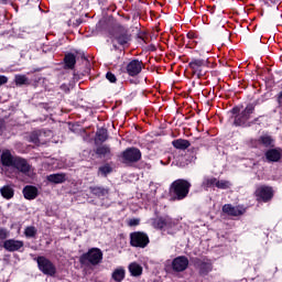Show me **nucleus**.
I'll return each mask as SVG.
<instances>
[{"instance_id": "aec40b11", "label": "nucleus", "mask_w": 282, "mask_h": 282, "mask_svg": "<svg viewBox=\"0 0 282 282\" xmlns=\"http://www.w3.org/2000/svg\"><path fill=\"white\" fill-rule=\"evenodd\" d=\"M47 181L52 184H63V182L67 181V176L63 173L51 174L47 176Z\"/></svg>"}, {"instance_id": "9d476101", "label": "nucleus", "mask_w": 282, "mask_h": 282, "mask_svg": "<svg viewBox=\"0 0 282 282\" xmlns=\"http://www.w3.org/2000/svg\"><path fill=\"white\" fill-rule=\"evenodd\" d=\"M188 268V258L178 256L172 261V270L174 272H184Z\"/></svg>"}, {"instance_id": "6ab92c4d", "label": "nucleus", "mask_w": 282, "mask_h": 282, "mask_svg": "<svg viewBox=\"0 0 282 282\" xmlns=\"http://www.w3.org/2000/svg\"><path fill=\"white\" fill-rule=\"evenodd\" d=\"M89 191L93 195L99 198L107 197L109 195V189L105 187L94 186L89 187Z\"/></svg>"}, {"instance_id": "58836bf2", "label": "nucleus", "mask_w": 282, "mask_h": 282, "mask_svg": "<svg viewBox=\"0 0 282 282\" xmlns=\"http://www.w3.org/2000/svg\"><path fill=\"white\" fill-rule=\"evenodd\" d=\"M8 83V77L1 76V85H6Z\"/></svg>"}, {"instance_id": "cd10ccee", "label": "nucleus", "mask_w": 282, "mask_h": 282, "mask_svg": "<svg viewBox=\"0 0 282 282\" xmlns=\"http://www.w3.org/2000/svg\"><path fill=\"white\" fill-rule=\"evenodd\" d=\"M198 268L202 274H208L213 270V264L210 262H199Z\"/></svg>"}, {"instance_id": "dca6fc26", "label": "nucleus", "mask_w": 282, "mask_h": 282, "mask_svg": "<svg viewBox=\"0 0 282 282\" xmlns=\"http://www.w3.org/2000/svg\"><path fill=\"white\" fill-rule=\"evenodd\" d=\"M281 150L278 149L268 150L265 153V158L269 162H279L281 160Z\"/></svg>"}, {"instance_id": "f704fd0d", "label": "nucleus", "mask_w": 282, "mask_h": 282, "mask_svg": "<svg viewBox=\"0 0 282 282\" xmlns=\"http://www.w3.org/2000/svg\"><path fill=\"white\" fill-rule=\"evenodd\" d=\"M30 141L33 142V144H40L41 140L39 139V134L32 133L30 137Z\"/></svg>"}, {"instance_id": "ddd939ff", "label": "nucleus", "mask_w": 282, "mask_h": 282, "mask_svg": "<svg viewBox=\"0 0 282 282\" xmlns=\"http://www.w3.org/2000/svg\"><path fill=\"white\" fill-rule=\"evenodd\" d=\"M256 195L262 199V202H268L269 199H272V187L268 186H260L256 191Z\"/></svg>"}, {"instance_id": "a19ab883", "label": "nucleus", "mask_w": 282, "mask_h": 282, "mask_svg": "<svg viewBox=\"0 0 282 282\" xmlns=\"http://www.w3.org/2000/svg\"><path fill=\"white\" fill-rule=\"evenodd\" d=\"M187 36L188 39H194L195 35L193 33H188Z\"/></svg>"}, {"instance_id": "bb28decb", "label": "nucleus", "mask_w": 282, "mask_h": 282, "mask_svg": "<svg viewBox=\"0 0 282 282\" xmlns=\"http://www.w3.org/2000/svg\"><path fill=\"white\" fill-rule=\"evenodd\" d=\"M96 153L100 158H107V155H111V149L108 145H101L97 148Z\"/></svg>"}, {"instance_id": "7c9ffc66", "label": "nucleus", "mask_w": 282, "mask_h": 282, "mask_svg": "<svg viewBox=\"0 0 282 282\" xmlns=\"http://www.w3.org/2000/svg\"><path fill=\"white\" fill-rule=\"evenodd\" d=\"M260 142L263 147H273L274 140L270 135H262L260 137Z\"/></svg>"}, {"instance_id": "f03ea898", "label": "nucleus", "mask_w": 282, "mask_h": 282, "mask_svg": "<svg viewBox=\"0 0 282 282\" xmlns=\"http://www.w3.org/2000/svg\"><path fill=\"white\" fill-rule=\"evenodd\" d=\"M188 66L192 69L193 75L197 76V78H202L208 73V59L193 58Z\"/></svg>"}, {"instance_id": "a878e982", "label": "nucleus", "mask_w": 282, "mask_h": 282, "mask_svg": "<svg viewBox=\"0 0 282 282\" xmlns=\"http://www.w3.org/2000/svg\"><path fill=\"white\" fill-rule=\"evenodd\" d=\"M232 186V183L227 180H216V188H220L221 191H228Z\"/></svg>"}, {"instance_id": "2f4dec72", "label": "nucleus", "mask_w": 282, "mask_h": 282, "mask_svg": "<svg viewBox=\"0 0 282 282\" xmlns=\"http://www.w3.org/2000/svg\"><path fill=\"white\" fill-rule=\"evenodd\" d=\"M97 140H99V142H105L107 140V129H99L97 130Z\"/></svg>"}, {"instance_id": "4c0bfd02", "label": "nucleus", "mask_w": 282, "mask_h": 282, "mask_svg": "<svg viewBox=\"0 0 282 282\" xmlns=\"http://www.w3.org/2000/svg\"><path fill=\"white\" fill-rule=\"evenodd\" d=\"M61 90L62 91H69V86H67L66 84H63L62 86H61Z\"/></svg>"}, {"instance_id": "393cba45", "label": "nucleus", "mask_w": 282, "mask_h": 282, "mask_svg": "<svg viewBox=\"0 0 282 282\" xmlns=\"http://www.w3.org/2000/svg\"><path fill=\"white\" fill-rule=\"evenodd\" d=\"M1 195L4 199H12L14 197V189L11 186H3L1 188Z\"/></svg>"}, {"instance_id": "72a5a7b5", "label": "nucleus", "mask_w": 282, "mask_h": 282, "mask_svg": "<svg viewBox=\"0 0 282 282\" xmlns=\"http://www.w3.org/2000/svg\"><path fill=\"white\" fill-rule=\"evenodd\" d=\"M99 173H101V175H109V173H111V166L109 165H104L101 167H99Z\"/></svg>"}, {"instance_id": "39448f33", "label": "nucleus", "mask_w": 282, "mask_h": 282, "mask_svg": "<svg viewBox=\"0 0 282 282\" xmlns=\"http://www.w3.org/2000/svg\"><path fill=\"white\" fill-rule=\"evenodd\" d=\"M123 164H131L133 162H139L142 158V153L135 148H129L121 154Z\"/></svg>"}, {"instance_id": "4be33fe9", "label": "nucleus", "mask_w": 282, "mask_h": 282, "mask_svg": "<svg viewBox=\"0 0 282 282\" xmlns=\"http://www.w3.org/2000/svg\"><path fill=\"white\" fill-rule=\"evenodd\" d=\"M124 274H126L124 268L119 267L115 269V271L112 272V280L116 282L124 281Z\"/></svg>"}, {"instance_id": "7ed1b4c3", "label": "nucleus", "mask_w": 282, "mask_h": 282, "mask_svg": "<svg viewBox=\"0 0 282 282\" xmlns=\"http://www.w3.org/2000/svg\"><path fill=\"white\" fill-rule=\"evenodd\" d=\"M91 263V265H98L102 261V251L100 249H91L87 253L80 257V263Z\"/></svg>"}, {"instance_id": "412c9836", "label": "nucleus", "mask_w": 282, "mask_h": 282, "mask_svg": "<svg viewBox=\"0 0 282 282\" xmlns=\"http://www.w3.org/2000/svg\"><path fill=\"white\" fill-rule=\"evenodd\" d=\"M128 270L131 276H142V265L138 264V262H132L129 264Z\"/></svg>"}, {"instance_id": "e433bc0d", "label": "nucleus", "mask_w": 282, "mask_h": 282, "mask_svg": "<svg viewBox=\"0 0 282 282\" xmlns=\"http://www.w3.org/2000/svg\"><path fill=\"white\" fill-rule=\"evenodd\" d=\"M140 225V219L138 218H132L129 220V226H139Z\"/></svg>"}, {"instance_id": "423d86ee", "label": "nucleus", "mask_w": 282, "mask_h": 282, "mask_svg": "<svg viewBox=\"0 0 282 282\" xmlns=\"http://www.w3.org/2000/svg\"><path fill=\"white\" fill-rule=\"evenodd\" d=\"M37 264L43 274H47L48 276H54V274H56V267L45 257H39Z\"/></svg>"}, {"instance_id": "9b49d317", "label": "nucleus", "mask_w": 282, "mask_h": 282, "mask_svg": "<svg viewBox=\"0 0 282 282\" xmlns=\"http://www.w3.org/2000/svg\"><path fill=\"white\" fill-rule=\"evenodd\" d=\"M143 67L144 64L142 62L133 59L127 65V73L129 74V76H138V74L142 72Z\"/></svg>"}, {"instance_id": "2eb2a0df", "label": "nucleus", "mask_w": 282, "mask_h": 282, "mask_svg": "<svg viewBox=\"0 0 282 282\" xmlns=\"http://www.w3.org/2000/svg\"><path fill=\"white\" fill-rule=\"evenodd\" d=\"M17 160V156L12 155V152L10 150H3L1 154V164L2 166H13L14 162Z\"/></svg>"}, {"instance_id": "1a4fd4ad", "label": "nucleus", "mask_w": 282, "mask_h": 282, "mask_svg": "<svg viewBox=\"0 0 282 282\" xmlns=\"http://www.w3.org/2000/svg\"><path fill=\"white\" fill-rule=\"evenodd\" d=\"M11 167L17 169L20 173H24V175H30V173H32V166L28 164V161L19 156L15 158L13 166Z\"/></svg>"}, {"instance_id": "f257e3e1", "label": "nucleus", "mask_w": 282, "mask_h": 282, "mask_svg": "<svg viewBox=\"0 0 282 282\" xmlns=\"http://www.w3.org/2000/svg\"><path fill=\"white\" fill-rule=\"evenodd\" d=\"M191 193V183L186 180L178 178L171 184L170 195L173 202H182L186 199Z\"/></svg>"}, {"instance_id": "c756f323", "label": "nucleus", "mask_w": 282, "mask_h": 282, "mask_svg": "<svg viewBox=\"0 0 282 282\" xmlns=\"http://www.w3.org/2000/svg\"><path fill=\"white\" fill-rule=\"evenodd\" d=\"M15 85H30V79L25 75H15Z\"/></svg>"}, {"instance_id": "473e14b6", "label": "nucleus", "mask_w": 282, "mask_h": 282, "mask_svg": "<svg viewBox=\"0 0 282 282\" xmlns=\"http://www.w3.org/2000/svg\"><path fill=\"white\" fill-rule=\"evenodd\" d=\"M24 235L25 237H29V238L36 237V227L34 226L26 227L24 230Z\"/></svg>"}, {"instance_id": "f3484780", "label": "nucleus", "mask_w": 282, "mask_h": 282, "mask_svg": "<svg viewBox=\"0 0 282 282\" xmlns=\"http://www.w3.org/2000/svg\"><path fill=\"white\" fill-rule=\"evenodd\" d=\"M23 195L25 199H36L39 195V189L34 186L28 185L23 188Z\"/></svg>"}, {"instance_id": "c9c22d12", "label": "nucleus", "mask_w": 282, "mask_h": 282, "mask_svg": "<svg viewBox=\"0 0 282 282\" xmlns=\"http://www.w3.org/2000/svg\"><path fill=\"white\" fill-rule=\"evenodd\" d=\"M106 78L107 80H109V83H116L117 80L116 75H113L112 73H107Z\"/></svg>"}, {"instance_id": "ea45409f", "label": "nucleus", "mask_w": 282, "mask_h": 282, "mask_svg": "<svg viewBox=\"0 0 282 282\" xmlns=\"http://www.w3.org/2000/svg\"><path fill=\"white\" fill-rule=\"evenodd\" d=\"M278 101L281 105V102H282V91L279 94Z\"/></svg>"}, {"instance_id": "b1692460", "label": "nucleus", "mask_w": 282, "mask_h": 282, "mask_svg": "<svg viewBox=\"0 0 282 282\" xmlns=\"http://www.w3.org/2000/svg\"><path fill=\"white\" fill-rule=\"evenodd\" d=\"M65 65L66 67H68V69H74L75 65H76V56L72 53H68L65 55Z\"/></svg>"}, {"instance_id": "5701e85b", "label": "nucleus", "mask_w": 282, "mask_h": 282, "mask_svg": "<svg viewBox=\"0 0 282 282\" xmlns=\"http://www.w3.org/2000/svg\"><path fill=\"white\" fill-rule=\"evenodd\" d=\"M172 144L175 149H181V150L188 149V147H191V142L184 139L174 140Z\"/></svg>"}, {"instance_id": "37998d69", "label": "nucleus", "mask_w": 282, "mask_h": 282, "mask_svg": "<svg viewBox=\"0 0 282 282\" xmlns=\"http://www.w3.org/2000/svg\"><path fill=\"white\" fill-rule=\"evenodd\" d=\"M0 85H1V76H0Z\"/></svg>"}, {"instance_id": "6e6552de", "label": "nucleus", "mask_w": 282, "mask_h": 282, "mask_svg": "<svg viewBox=\"0 0 282 282\" xmlns=\"http://www.w3.org/2000/svg\"><path fill=\"white\" fill-rule=\"evenodd\" d=\"M131 41V36L124 29H119L112 35V45L113 47H118V45H127Z\"/></svg>"}, {"instance_id": "a211bd4d", "label": "nucleus", "mask_w": 282, "mask_h": 282, "mask_svg": "<svg viewBox=\"0 0 282 282\" xmlns=\"http://www.w3.org/2000/svg\"><path fill=\"white\" fill-rule=\"evenodd\" d=\"M153 226L154 228H166V227H171L172 220L170 217H165V218H156L153 220Z\"/></svg>"}, {"instance_id": "c85d7f7f", "label": "nucleus", "mask_w": 282, "mask_h": 282, "mask_svg": "<svg viewBox=\"0 0 282 282\" xmlns=\"http://www.w3.org/2000/svg\"><path fill=\"white\" fill-rule=\"evenodd\" d=\"M204 188H213V186H217L216 177H205L203 181Z\"/></svg>"}, {"instance_id": "20e7f679", "label": "nucleus", "mask_w": 282, "mask_h": 282, "mask_svg": "<svg viewBox=\"0 0 282 282\" xmlns=\"http://www.w3.org/2000/svg\"><path fill=\"white\" fill-rule=\"evenodd\" d=\"M130 243L134 248H147L149 246V236L144 232H133L130 235Z\"/></svg>"}, {"instance_id": "0eeeda50", "label": "nucleus", "mask_w": 282, "mask_h": 282, "mask_svg": "<svg viewBox=\"0 0 282 282\" xmlns=\"http://www.w3.org/2000/svg\"><path fill=\"white\" fill-rule=\"evenodd\" d=\"M252 113H254V105L249 104L241 113L236 116L234 123L236 124V127H241V124H246V122L250 120V116H252Z\"/></svg>"}, {"instance_id": "4468645a", "label": "nucleus", "mask_w": 282, "mask_h": 282, "mask_svg": "<svg viewBox=\"0 0 282 282\" xmlns=\"http://www.w3.org/2000/svg\"><path fill=\"white\" fill-rule=\"evenodd\" d=\"M23 246V241L14 239H9L3 243V248H6L8 252H17L18 250H21Z\"/></svg>"}, {"instance_id": "f8f14e48", "label": "nucleus", "mask_w": 282, "mask_h": 282, "mask_svg": "<svg viewBox=\"0 0 282 282\" xmlns=\"http://www.w3.org/2000/svg\"><path fill=\"white\" fill-rule=\"evenodd\" d=\"M223 212H225L227 215H231V217H239L240 215H243L246 213V209L243 206H232L230 204H227L223 206Z\"/></svg>"}, {"instance_id": "79ce46f5", "label": "nucleus", "mask_w": 282, "mask_h": 282, "mask_svg": "<svg viewBox=\"0 0 282 282\" xmlns=\"http://www.w3.org/2000/svg\"><path fill=\"white\" fill-rule=\"evenodd\" d=\"M234 111H237V108H234Z\"/></svg>"}]
</instances>
